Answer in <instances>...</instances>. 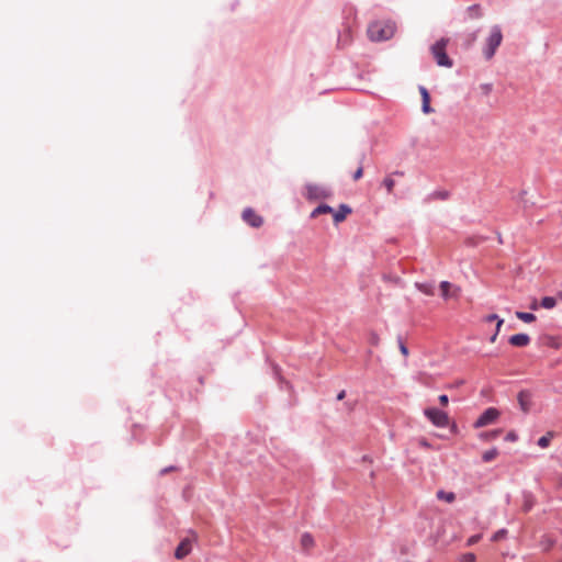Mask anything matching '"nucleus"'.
Segmentation results:
<instances>
[{
  "label": "nucleus",
  "mask_w": 562,
  "mask_h": 562,
  "mask_svg": "<svg viewBox=\"0 0 562 562\" xmlns=\"http://www.w3.org/2000/svg\"><path fill=\"white\" fill-rule=\"evenodd\" d=\"M396 32V24L391 20L374 21L369 24L367 33L371 41L382 42L391 40Z\"/></svg>",
  "instance_id": "obj_1"
},
{
  "label": "nucleus",
  "mask_w": 562,
  "mask_h": 562,
  "mask_svg": "<svg viewBox=\"0 0 562 562\" xmlns=\"http://www.w3.org/2000/svg\"><path fill=\"white\" fill-rule=\"evenodd\" d=\"M503 34L501 27L498 25H494L491 29V33L486 38L485 47L483 48V54L487 60H490L494 55L498 46L502 44Z\"/></svg>",
  "instance_id": "obj_2"
},
{
  "label": "nucleus",
  "mask_w": 562,
  "mask_h": 562,
  "mask_svg": "<svg viewBox=\"0 0 562 562\" xmlns=\"http://www.w3.org/2000/svg\"><path fill=\"white\" fill-rule=\"evenodd\" d=\"M448 41L445 38H441L440 41L436 42L431 46L432 55L439 66L442 67H451L452 61L446 54V47H447Z\"/></svg>",
  "instance_id": "obj_3"
},
{
  "label": "nucleus",
  "mask_w": 562,
  "mask_h": 562,
  "mask_svg": "<svg viewBox=\"0 0 562 562\" xmlns=\"http://www.w3.org/2000/svg\"><path fill=\"white\" fill-rule=\"evenodd\" d=\"M424 414L436 427L443 428L449 425L450 419L448 414L438 408L428 407L424 411Z\"/></svg>",
  "instance_id": "obj_4"
},
{
  "label": "nucleus",
  "mask_w": 562,
  "mask_h": 562,
  "mask_svg": "<svg viewBox=\"0 0 562 562\" xmlns=\"http://www.w3.org/2000/svg\"><path fill=\"white\" fill-rule=\"evenodd\" d=\"M305 190V196L311 201L326 199L330 194L329 190L322 184H307Z\"/></svg>",
  "instance_id": "obj_5"
},
{
  "label": "nucleus",
  "mask_w": 562,
  "mask_h": 562,
  "mask_svg": "<svg viewBox=\"0 0 562 562\" xmlns=\"http://www.w3.org/2000/svg\"><path fill=\"white\" fill-rule=\"evenodd\" d=\"M499 415H501V413H499V411L497 408L488 407L476 419V422L474 423L473 426H474V428H482V427H485L487 425H491V424H493L499 417Z\"/></svg>",
  "instance_id": "obj_6"
},
{
  "label": "nucleus",
  "mask_w": 562,
  "mask_h": 562,
  "mask_svg": "<svg viewBox=\"0 0 562 562\" xmlns=\"http://www.w3.org/2000/svg\"><path fill=\"white\" fill-rule=\"evenodd\" d=\"M196 540V535L192 532V538H184L175 551V557L178 560L186 558L192 550V542Z\"/></svg>",
  "instance_id": "obj_7"
},
{
  "label": "nucleus",
  "mask_w": 562,
  "mask_h": 562,
  "mask_svg": "<svg viewBox=\"0 0 562 562\" xmlns=\"http://www.w3.org/2000/svg\"><path fill=\"white\" fill-rule=\"evenodd\" d=\"M243 220L252 227H260L263 224V218L258 215L252 209L247 207L243 211Z\"/></svg>",
  "instance_id": "obj_8"
},
{
  "label": "nucleus",
  "mask_w": 562,
  "mask_h": 562,
  "mask_svg": "<svg viewBox=\"0 0 562 562\" xmlns=\"http://www.w3.org/2000/svg\"><path fill=\"white\" fill-rule=\"evenodd\" d=\"M419 93L422 95V110L425 114H430L434 109L430 106V94L425 87H419Z\"/></svg>",
  "instance_id": "obj_9"
},
{
  "label": "nucleus",
  "mask_w": 562,
  "mask_h": 562,
  "mask_svg": "<svg viewBox=\"0 0 562 562\" xmlns=\"http://www.w3.org/2000/svg\"><path fill=\"white\" fill-rule=\"evenodd\" d=\"M530 342V337L527 334H516L509 338V344L514 347H526Z\"/></svg>",
  "instance_id": "obj_10"
},
{
  "label": "nucleus",
  "mask_w": 562,
  "mask_h": 562,
  "mask_svg": "<svg viewBox=\"0 0 562 562\" xmlns=\"http://www.w3.org/2000/svg\"><path fill=\"white\" fill-rule=\"evenodd\" d=\"M351 212V209L348 205H340L339 211L333 210L331 215L335 224H339L346 220L347 215Z\"/></svg>",
  "instance_id": "obj_11"
},
{
  "label": "nucleus",
  "mask_w": 562,
  "mask_h": 562,
  "mask_svg": "<svg viewBox=\"0 0 562 562\" xmlns=\"http://www.w3.org/2000/svg\"><path fill=\"white\" fill-rule=\"evenodd\" d=\"M452 288L451 283L448 281H442L440 283L441 294L445 299H449L450 296H458L460 289L456 288L452 293H450V289Z\"/></svg>",
  "instance_id": "obj_12"
},
{
  "label": "nucleus",
  "mask_w": 562,
  "mask_h": 562,
  "mask_svg": "<svg viewBox=\"0 0 562 562\" xmlns=\"http://www.w3.org/2000/svg\"><path fill=\"white\" fill-rule=\"evenodd\" d=\"M333 210L334 209H331L327 204H321L316 209L313 210V212L311 213V217L315 218L321 214H331Z\"/></svg>",
  "instance_id": "obj_13"
},
{
  "label": "nucleus",
  "mask_w": 562,
  "mask_h": 562,
  "mask_svg": "<svg viewBox=\"0 0 562 562\" xmlns=\"http://www.w3.org/2000/svg\"><path fill=\"white\" fill-rule=\"evenodd\" d=\"M518 402L524 412L529 411V395L527 392H525V391L519 392Z\"/></svg>",
  "instance_id": "obj_14"
},
{
  "label": "nucleus",
  "mask_w": 562,
  "mask_h": 562,
  "mask_svg": "<svg viewBox=\"0 0 562 562\" xmlns=\"http://www.w3.org/2000/svg\"><path fill=\"white\" fill-rule=\"evenodd\" d=\"M467 14L469 19H479L482 16L481 7L479 4L470 5L467 9Z\"/></svg>",
  "instance_id": "obj_15"
},
{
  "label": "nucleus",
  "mask_w": 562,
  "mask_h": 562,
  "mask_svg": "<svg viewBox=\"0 0 562 562\" xmlns=\"http://www.w3.org/2000/svg\"><path fill=\"white\" fill-rule=\"evenodd\" d=\"M437 498L440 501H445L446 503H453L456 499V494L452 492H446L440 490L437 492Z\"/></svg>",
  "instance_id": "obj_16"
},
{
  "label": "nucleus",
  "mask_w": 562,
  "mask_h": 562,
  "mask_svg": "<svg viewBox=\"0 0 562 562\" xmlns=\"http://www.w3.org/2000/svg\"><path fill=\"white\" fill-rule=\"evenodd\" d=\"M557 305V300L552 296H544L541 299L540 306L547 310H551Z\"/></svg>",
  "instance_id": "obj_17"
},
{
  "label": "nucleus",
  "mask_w": 562,
  "mask_h": 562,
  "mask_svg": "<svg viewBox=\"0 0 562 562\" xmlns=\"http://www.w3.org/2000/svg\"><path fill=\"white\" fill-rule=\"evenodd\" d=\"M301 546L303 549L308 550L314 546L313 537L310 533H304L301 537Z\"/></svg>",
  "instance_id": "obj_18"
},
{
  "label": "nucleus",
  "mask_w": 562,
  "mask_h": 562,
  "mask_svg": "<svg viewBox=\"0 0 562 562\" xmlns=\"http://www.w3.org/2000/svg\"><path fill=\"white\" fill-rule=\"evenodd\" d=\"M516 317L525 323H532L536 321V316L532 313L516 312Z\"/></svg>",
  "instance_id": "obj_19"
},
{
  "label": "nucleus",
  "mask_w": 562,
  "mask_h": 562,
  "mask_svg": "<svg viewBox=\"0 0 562 562\" xmlns=\"http://www.w3.org/2000/svg\"><path fill=\"white\" fill-rule=\"evenodd\" d=\"M498 456V450L496 448H493L491 450L485 451L482 454V459L484 462H491Z\"/></svg>",
  "instance_id": "obj_20"
},
{
  "label": "nucleus",
  "mask_w": 562,
  "mask_h": 562,
  "mask_svg": "<svg viewBox=\"0 0 562 562\" xmlns=\"http://www.w3.org/2000/svg\"><path fill=\"white\" fill-rule=\"evenodd\" d=\"M552 437H553L552 431L547 432L544 436L539 438L538 446L541 448H547L550 445Z\"/></svg>",
  "instance_id": "obj_21"
},
{
  "label": "nucleus",
  "mask_w": 562,
  "mask_h": 562,
  "mask_svg": "<svg viewBox=\"0 0 562 562\" xmlns=\"http://www.w3.org/2000/svg\"><path fill=\"white\" fill-rule=\"evenodd\" d=\"M499 435H501V430H493V431L480 434V438L487 441V440L497 438Z\"/></svg>",
  "instance_id": "obj_22"
},
{
  "label": "nucleus",
  "mask_w": 562,
  "mask_h": 562,
  "mask_svg": "<svg viewBox=\"0 0 562 562\" xmlns=\"http://www.w3.org/2000/svg\"><path fill=\"white\" fill-rule=\"evenodd\" d=\"M383 184L386 188L387 192L391 193L395 186V181L392 178L387 177L384 179Z\"/></svg>",
  "instance_id": "obj_23"
},
{
  "label": "nucleus",
  "mask_w": 562,
  "mask_h": 562,
  "mask_svg": "<svg viewBox=\"0 0 562 562\" xmlns=\"http://www.w3.org/2000/svg\"><path fill=\"white\" fill-rule=\"evenodd\" d=\"M418 289L424 292L425 294L427 295H432L434 294V291H432V288L430 285H427V284H418L417 285Z\"/></svg>",
  "instance_id": "obj_24"
},
{
  "label": "nucleus",
  "mask_w": 562,
  "mask_h": 562,
  "mask_svg": "<svg viewBox=\"0 0 562 562\" xmlns=\"http://www.w3.org/2000/svg\"><path fill=\"white\" fill-rule=\"evenodd\" d=\"M461 562H475V555L473 553H467L461 558Z\"/></svg>",
  "instance_id": "obj_25"
},
{
  "label": "nucleus",
  "mask_w": 562,
  "mask_h": 562,
  "mask_svg": "<svg viewBox=\"0 0 562 562\" xmlns=\"http://www.w3.org/2000/svg\"><path fill=\"white\" fill-rule=\"evenodd\" d=\"M498 319H501V318L498 317V315H496V314H491V315H488V316H486V317L484 318V322L491 323V322H494V321H496V322H497Z\"/></svg>",
  "instance_id": "obj_26"
},
{
  "label": "nucleus",
  "mask_w": 562,
  "mask_h": 562,
  "mask_svg": "<svg viewBox=\"0 0 562 562\" xmlns=\"http://www.w3.org/2000/svg\"><path fill=\"white\" fill-rule=\"evenodd\" d=\"M439 400V403L442 405V406H447L448 403H449V398L447 395L442 394L438 397Z\"/></svg>",
  "instance_id": "obj_27"
},
{
  "label": "nucleus",
  "mask_w": 562,
  "mask_h": 562,
  "mask_svg": "<svg viewBox=\"0 0 562 562\" xmlns=\"http://www.w3.org/2000/svg\"><path fill=\"white\" fill-rule=\"evenodd\" d=\"M480 538H481L480 535L472 536L471 538H469L468 544L472 546V544L476 543L480 540Z\"/></svg>",
  "instance_id": "obj_28"
},
{
  "label": "nucleus",
  "mask_w": 562,
  "mask_h": 562,
  "mask_svg": "<svg viewBox=\"0 0 562 562\" xmlns=\"http://www.w3.org/2000/svg\"><path fill=\"white\" fill-rule=\"evenodd\" d=\"M400 350L403 356L406 357L408 355V349L406 348V346L403 342H400Z\"/></svg>",
  "instance_id": "obj_29"
},
{
  "label": "nucleus",
  "mask_w": 562,
  "mask_h": 562,
  "mask_svg": "<svg viewBox=\"0 0 562 562\" xmlns=\"http://www.w3.org/2000/svg\"><path fill=\"white\" fill-rule=\"evenodd\" d=\"M362 168H358L356 172H353V179H360L362 177Z\"/></svg>",
  "instance_id": "obj_30"
},
{
  "label": "nucleus",
  "mask_w": 562,
  "mask_h": 562,
  "mask_svg": "<svg viewBox=\"0 0 562 562\" xmlns=\"http://www.w3.org/2000/svg\"><path fill=\"white\" fill-rule=\"evenodd\" d=\"M503 324H504V319L503 318H501V319H498L496 322V330H495L496 335L499 334V330H501V327H502Z\"/></svg>",
  "instance_id": "obj_31"
},
{
  "label": "nucleus",
  "mask_w": 562,
  "mask_h": 562,
  "mask_svg": "<svg viewBox=\"0 0 562 562\" xmlns=\"http://www.w3.org/2000/svg\"><path fill=\"white\" fill-rule=\"evenodd\" d=\"M345 397H346V391L342 390L341 392L338 393L337 400L340 401V400H342Z\"/></svg>",
  "instance_id": "obj_32"
},
{
  "label": "nucleus",
  "mask_w": 562,
  "mask_h": 562,
  "mask_svg": "<svg viewBox=\"0 0 562 562\" xmlns=\"http://www.w3.org/2000/svg\"><path fill=\"white\" fill-rule=\"evenodd\" d=\"M419 445H420L422 447H425V448H429V447H430V446H429V443H428L425 439H422V440L419 441Z\"/></svg>",
  "instance_id": "obj_33"
},
{
  "label": "nucleus",
  "mask_w": 562,
  "mask_h": 562,
  "mask_svg": "<svg viewBox=\"0 0 562 562\" xmlns=\"http://www.w3.org/2000/svg\"><path fill=\"white\" fill-rule=\"evenodd\" d=\"M530 308L531 310H537L538 308V302L536 300H533V302L530 304Z\"/></svg>",
  "instance_id": "obj_34"
},
{
  "label": "nucleus",
  "mask_w": 562,
  "mask_h": 562,
  "mask_svg": "<svg viewBox=\"0 0 562 562\" xmlns=\"http://www.w3.org/2000/svg\"><path fill=\"white\" fill-rule=\"evenodd\" d=\"M507 439H508V440H515V439H516V435H515V434H513V432H509V434L507 435Z\"/></svg>",
  "instance_id": "obj_35"
},
{
  "label": "nucleus",
  "mask_w": 562,
  "mask_h": 562,
  "mask_svg": "<svg viewBox=\"0 0 562 562\" xmlns=\"http://www.w3.org/2000/svg\"><path fill=\"white\" fill-rule=\"evenodd\" d=\"M497 335L494 333V335L490 338V341L493 344L496 341Z\"/></svg>",
  "instance_id": "obj_36"
},
{
  "label": "nucleus",
  "mask_w": 562,
  "mask_h": 562,
  "mask_svg": "<svg viewBox=\"0 0 562 562\" xmlns=\"http://www.w3.org/2000/svg\"><path fill=\"white\" fill-rule=\"evenodd\" d=\"M451 431H452V432H457V425H456V424H452V426H451Z\"/></svg>",
  "instance_id": "obj_37"
},
{
  "label": "nucleus",
  "mask_w": 562,
  "mask_h": 562,
  "mask_svg": "<svg viewBox=\"0 0 562 562\" xmlns=\"http://www.w3.org/2000/svg\"><path fill=\"white\" fill-rule=\"evenodd\" d=\"M490 90H491V87H490V86H484V91H485L486 93H487V92H490Z\"/></svg>",
  "instance_id": "obj_38"
},
{
  "label": "nucleus",
  "mask_w": 562,
  "mask_h": 562,
  "mask_svg": "<svg viewBox=\"0 0 562 562\" xmlns=\"http://www.w3.org/2000/svg\"><path fill=\"white\" fill-rule=\"evenodd\" d=\"M463 381L456 382V385H461Z\"/></svg>",
  "instance_id": "obj_39"
},
{
  "label": "nucleus",
  "mask_w": 562,
  "mask_h": 562,
  "mask_svg": "<svg viewBox=\"0 0 562 562\" xmlns=\"http://www.w3.org/2000/svg\"><path fill=\"white\" fill-rule=\"evenodd\" d=\"M497 539H498V533H496V535L494 536V540H497Z\"/></svg>",
  "instance_id": "obj_40"
}]
</instances>
